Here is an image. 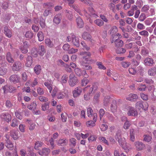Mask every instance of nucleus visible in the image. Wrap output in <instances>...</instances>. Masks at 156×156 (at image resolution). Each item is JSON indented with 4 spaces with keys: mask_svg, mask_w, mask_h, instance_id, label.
Returning a JSON list of instances; mask_svg holds the SVG:
<instances>
[{
    "mask_svg": "<svg viewBox=\"0 0 156 156\" xmlns=\"http://www.w3.org/2000/svg\"><path fill=\"white\" fill-rule=\"evenodd\" d=\"M96 64L98 66V68L101 69L105 70L106 68L104 65H103L101 62H97Z\"/></svg>",
    "mask_w": 156,
    "mask_h": 156,
    "instance_id": "79ce46f5",
    "label": "nucleus"
},
{
    "mask_svg": "<svg viewBox=\"0 0 156 156\" xmlns=\"http://www.w3.org/2000/svg\"><path fill=\"white\" fill-rule=\"evenodd\" d=\"M118 31V28L115 26L112 27L109 30V33L112 38L120 39L122 37L120 34L116 33Z\"/></svg>",
    "mask_w": 156,
    "mask_h": 156,
    "instance_id": "f257e3e1",
    "label": "nucleus"
},
{
    "mask_svg": "<svg viewBox=\"0 0 156 156\" xmlns=\"http://www.w3.org/2000/svg\"><path fill=\"white\" fill-rule=\"evenodd\" d=\"M43 144V143L41 142L38 141L35 143L34 148L35 150H38L39 148L41 147Z\"/></svg>",
    "mask_w": 156,
    "mask_h": 156,
    "instance_id": "f704fd0d",
    "label": "nucleus"
},
{
    "mask_svg": "<svg viewBox=\"0 0 156 156\" xmlns=\"http://www.w3.org/2000/svg\"><path fill=\"white\" fill-rule=\"evenodd\" d=\"M121 64L123 67L126 68L130 66V63L129 62L125 61L122 62Z\"/></svg>",
    "mask_w": 156,
    "mask_h": 156,
    "instance_id": "864d4df0",
    "label": "nucleus"
},
{
    "mask_svg": "<svg viewBox=\"0 0 156 156\" xmlns=\"http://www.w3.org/2000/svg\"><path fill=\"white\" fill-rule=\"evenodd\" d=\"M82 37L83 39H90L91 38V36L87 32H84L83 33Z\"/></svg>",
    "mask_w": 156,
    "mask_h": 156,
    "instance_id": "a19ab883",
    "label": "nucleus"
},
{
    "mask_svg": "<svg viewBox=\"0 0 156 156\" xmlns=\"http://www.w3.org/2000/svg\"><path fill=\"white\" fill-rule=\"evenodd\" d=\"M118 142L119 145L125 150H129V147L126 145L125 139L120 138L118 140Z\"/></svg>",
    "mask_w": 156,
    "mask_h": 156,
    "instance_id": "423d86ee",
    "label": "nucleus"
},
{
    "mask_svg": "<svg viewBox=\"0 0 156 156\" xmlns=\"http://www.w3.org/2000/svg\"><path fill=\"white\" fill-rule=\"evenodd\" d=\"M45 43L48 46L50 47H52L54 46V43L51 40H45Z\"/></svg>",
    "mask_w": 156,
    "mask_h": 156,
    "instance_id": "49530a36",
    "label": "nucleus"
},
{
    "mask_svg": "<svg viewBox=\"0 0 156 156\" xmlns=\"http://www.w3.org/2000/svg\"><path fill=\"white\" fill-rule=\"evenodd\" d=\"M110 97L109 96H106L104 100V105L105 106H107L110 101Z\"/></svg>",
    "mask_w": 156,
    "mask_h": 156,
    "instance_id": "58836bf2",
    "label": "nucleus"
},
{
    "mask_svg": "<svg viewBox=\"0 0 156 156\" xmlns=\"http://www.w3.org/2000/svg\"><path fill=\"white\" fill-rule=\"evenodd\" d=\"M57 65L60 66H67V64L64 63L61 59H59L57 61Z\"/></svg>",
    "mask_w": 156,
    "mask_h": 156,
    "instance_id": "ea45409f",
    "label": "nucleus"
},
{
    "mask_svg": "<svg viewBox=\"0 0 156 156\" xmlns=\"http://www.w3.org/2000/svg\"><path fill=\"white\" fill-rule=\"evenodd\" d=\"M137 28L138 30H142L144 29L145 27L143 24L139 23L137 24Z\"/></svg>",
    "mask_w": 156,
    "mask_h": 156,
    "instance_id": "680f3d73",
    "label": "nucleus"
},
{
    "mask_svg": "<svg viewBox=\"0 0 156 156\" xmlns=\"http://www.w3.org/2000/svg\"><path fill=\"white\" fill-rule=\"evenodd\" d=\"M40 101L41 102H46L48 100V98L43 96H40L38 97Z\"/></svg>",
    "mask_w": 156,
    "mask_h": 156,
    "instance_id": "603ef678",
    "label": "nucleus"
},
{
    "mask_svg": "<svg viewBox=\"0 0 156 156\" xmlns=\"http://www.w3.org/2000/svg\"><path fill=\"white\" fill-rule=\"evenodd\" d=\"M10 135L14 140H16L19 137L18 132L14 130H12L10 131Z\"/></svg>",
    "mask_w": 156,
    "mask_h": 156,
    "instance_id": "a211bd4d",
    "label": "nucleus"
},
{
    "mask_svg": "<svg viewBox=\"0 0 156 156\" xmlns=\"http://www.w3.org/2000/svg\"><path fill=\"white\" fill-rule=\"evenodd\" d=\"M138 98V96L137 94H130L128 96L126 97V99L131 101H135Z\"/></svg>",
    "mask_w": 156,
    "mask_h": 156,
    "instance_id": "9b49d317",
    "label": "nucleus"
},
{
    "mask_svg": "<svg viewBox=\"0 0 156 156\" xmlns=\"http://www.w3.org/2000/svg\"><path fill=\"white\" fill-rule=\"evenodd\" d=\"M77 79L76 77L73 79H71L70 80H69V84L70 86L72 87H74L77 84Z\"/></svg>",
    "mask_w": 156,
    "mask_h": 156,
    "instance_id": "4be33fe9",
    "label": "nucleus"
},
{
    "mask_svg": "<svg viewBox=\"0 0 156 156\" xmlns=\"http://www.w3.org/2000/svg\"><path fill=\"white\" fill-rule=\"evenodd\" d=\"M35 73L37 75L39 74L41 72V66L40 65H36L34 68Z\"/></svg>",
    "mask_w": 156,
    "mask_h": 156,
    "instance_id": "72a5a7b5",
    "label": "nucleus"
},
{
    "mask_svg": "<svg viewBox=\"0 0 156 156\" xmlns=\"http://www.w3.org/2000/svg\"><path fill=\"white\" fill-rule=\"evenodd\" d=\"M5 141V146L7 148H12L13 147V144L10 140H6Z\"/></svg>",
    "mask_w": 156,
    "mask_h": 156,
    "instance_id": "e433bc0d",
    "label": "nucleus"
},
{
    "mask_svg": "<svg viewBox=\"0 0 156 156\" xmlns=\"http://www.w3.org/2000/svg\"><path fill=\"white\" fill-rule=\"evenodd\" d=\"M134 133L133 129H131L130 130V140L133 142L135 140Z\"/></svg>",
    "mask_w": 156,
    "mask_h": 156,
    "instance_id": "c03bdc74",
    "label": "nucleus"
},
{
    "mask_svg": "<svg viewBox=\"0 0 156 156\" xmlns=\"http://www.w3.org/2000/svg\"><path fill=\"white\" fill-rule=\"evenodd\" d=\"M6 59L9 62L13 63L14 62V60L12 58V55L10 52H8L7 53L6 55Z\"/></svg>",
    "mask_w": 156,
    "mask_h": 156,
    "instance_id": "412c9836",
    "label": "nucleus"
},
{
    "mask_svg": "<svg viewBox=\"0 0 156 156\" xmlns=\"http://www.w3.org/2000/svg\"><path fill=\"white\" fill-rule=\"evenodd\" d=\"M27 122L30 125L28 126L29 129L30 131L33 130L35 128L36 124L28 119L27 120Z\"/></svg>",
    "mask_w": 156,
    "mask_h": 156,
    "instance_id": "2f4dec72",
    "label": "nucleus"
},
{
    "mask_svg": "<svg viewBox=\"0 0 156 156\" xmlns=\"http://www.w3.org/2000/svg\"><path fill=\"white\" fill-rule=\"evenodd\" d=\"M135 145L137 149L138 150H141L145 148V145L141 142L139 141L135 143Z\"/></svg>",
    "mask_w": 156,
    "mask_h": 156,
    "instance_id": "2eb2a0df",
    "label": "nucleus"
},
{
    "mask_svg": "<svg viewBox=\"0 0 156 156\" xmlns=\"http://www.w3.org/2000/svg\"><path fill=\"white\" fill-rule=\"evenodd\" d=\"M127 114L129 116H135L137 115V112L134 108L129 106L128 108Z\"/></svg>",
    "mask_w": 156,
    "mask_h": 156,
    "instance_id": "39448f33",
    "label": "nucleus"
},
{
    "mask_svg": "<svg viewBox=\"0 0 156 156\" xmlns=\"http://www.w3.org/2000/svg\"><path fill=\"white\" fill-rule=\"evenodd\" d=\"M0 116L2 119L8 122L10 121L11 119V115L8 113H1Z\"/></svg>",
    "mask_w": 156,
    "mask_h": 156,
    "instance_id": "6e6552de",
    "label": "nucleus"
},
{
    "mask_svg": "<svg viewBox=\"0 0 156 156\" xmlns=\"http://www.w3.org/2000/svg\"><path fill=\"white\" fill-rule=\"evenodd\" d=\"M50 151V149L48 148H44L38 152V154L41 156H48Z\"/></svg>",
    "mask_w": 156,
    "mask_h": 156,
    "instance_id": "9d476101",
    "label": "nucleus"
},
{
    "mask_svg": "<svg viewBox=\"0 0 156 156\" xmlns=\"http://www.w3.org/2000/svg\"><path fill=\"white\" fill-rule=\"evenodd\" d=\"M37 48H33L31 50V53L33 56L36 57L37 56Z\"/></svg>",
    "mask_w": 156,
    "mask_h": 156,
    "instance_id": "37998d69",
    "label": "nucleus"
},
{
    "mask_svg": "<svg viewBox=\"0 0 156 156\" xmlns=\"http://www.w3.org/2000/svg\"><path fill=\"white\" fill-rule=\"evenodd\" d=\"M148 74L150 76H154L156 74V66L148 70Z\"/></svg>",
    "mask_w": 156,
    "mask_h": 156,
    "instance_id": "aec40b11",
    "label": "nucleus"
},
{
    "mask_svg": "<svg viewBox=\"0 0 156 156\" xmlns=\"http://www.w3.org/2000/svg\"><path fill=\"white\" fill-rule=\"evenodd\" d=\"M4 32L5 35L8 37L10 38L11 37V32L7 26H5L4 28Z\"/></svg>",
    "mask_w": 156,
    "mask_h": 156,
    "instance_id": "cd10ccee",
    "label": "nucleus"
},
{
    "mask_svg": "<svg viewBox=\"0 0 156 156\" xmlns=\"http://www.w3.org/2000/svg\"><path fill=\"white\" fill-rule=\"evenodd\" d=\"M81 54L84 55L83 57V59L86 61H88V59L90 58L91 55L90 52L86 51L82 52Z\"/></svg>",
    "mask_w": 156,
    "mask_h": 156,
    "instance_id": "f3484780",
    "label": "nucleus"
},
{
    "mask_svg": "<svg viewBox=\"0 0 156 156\" xmlns=\"http://www.w3.org/2000/svg\"><path fill=\"white\" fill-rule=\"evenodd\" d=\"M60 18L61 16L60 15L58 14L56 15L55 16L53 20L54 23L56 24H58L61 21Z\"/></svg>",
    "mask_w": 156,
    "mask_h": 156,
    "instance_id": "bb28decb",
    "label": "nucleus"
},
{
    "mask_svg": "<svg viewBox=\"0 0 156 156\" xmlns=\"http://www.w3.org/2000/svg\"><path fill=\"white\" fill-rule=\"evenodd\" d=\"M94 23L99 27L102 26L104 23V22L100 19H97L94 21Z\"/></svg>",
    "mask_w": 156,
    "mask_h": 156,
    "instance_id": "4c0bfd02",
    "label": "nucleus"
},
{
    "mask_svg": "<svg viewBox=\"0 0 156 156\" xmlns=\"http://www.w3.org/2000/svg\"><path fill=\"white\" fill-rule=\"evenodd\" d=\"M93 121L90 120L87 122L86 124L87 126L92 127L95 125V122L96 121L97 119V114L96 113H94L93 114Z\"/></svg>",
    "mask_w": 156,
    "mask_h": 156,
    "instance_id": "20e7f679",
    "label": "nucleus"
},
{
    "mask_svg": "<svg viewBox=\"0 0 156 156\" xmlns=\"http://www.w3.org/2000/svg\"><path fill=\"white\" fill-rule=\"evenodd\" d=\"M7 72V69L5 68H0V75L3 76L5 75Z\"/></svg>",
    "mask_w": 156,
    "mask_h": 156,
    "instance_id": "de8ad7c7",
    "label": "nucleus"
},
{
    "mask_svg": "<svg viewBox=\"0 0 156 156\" xmlns=\"http://www.w3.org/2000/svg\"><path fill=\"white\" fill-rule=\"evenodd\" d=\"M114 42L116 47H122L123 44V42L122 40H115Z\"/></svg>",
    "mask_w": 156,
    "mask_h": 156,
    "instance_id": "c756f323",
    "label": "nucleus"
},
{
    "mask_svg": "<svg viewBox=\"0 0 156 156\" xmlns=\"http://www.w3.org/2000/svg\"><path fill=\"white\" fill-rule=\"evenodd\" d=\"M5 105L6 107L8 108L12 107L13 105L10 101L8 100L6 101L5 103Z\"/></svg>",
    "mask_w": 156,
    "mask_h": 156,
    "instance_id": "69168bd1",
    "label": "nucleus"
},
{
    "mask_svg": "<svg viewBox=\"0 0 156 156\" xmlns=\"http://www.w3.org/2000/svg\"><path fill=\"white\" fill-rule=\"evenodd\" d=\"M97 85H96V83H95L93 85L92 87L90 88L88 86H87L85 87V90L89 89V92L88 93L90 94L93 90H94L97 89Z\"/></svg>",
    "mask_w": 156,
    "mask_h": 156,
    "instance_id": "393cba45",
    "label": "nucleus"
},
{
    "mask_svg": "<svg viewBox=\"0 0 156 156\" xmlns=\"http://www.w3.org/2000/svg\"><path fill=\"white\" fill-rule=\"evenodd\" d=\"M20 77L16 74L12 75L9 77V80L11 82L16 84L20 82Z\"/></svg>",
    "mask_w": 156,
    "mask_h": 156,
    "instance_id": "7ed1b4c3",
    "label": "nucleus"
},
{
    "mask_svg": "<svg viewBox=\"0 0 156 156\" xmlns=\"http://www.w3.org/2000/svg\"><path fill=\"white\" fill-rule=\"evenodd\" d=\"M144 140L147 142H149L152 140L151 134L150 135L148 134L144 135Z\"/></svg>",
    "mask_w": 156,
    "mask_h": 156,
    "instance_id": "473e14b6",
    "label": "nucleus"
},
{
    "mask_svg": "<svg viewBox=\"0 0 156 156\" xmlns=\"http://www.w3.org/2000/svg\"><path fill=\"white\" fill-rule=\"evenodd\" d=\"M22 68V64L20 62L17 61L15 62L12 66V70L14 71H19Z\"/></svg>",
    "mask_w": 156,
    "mask_h": 156,
    "instance_id": "0eeeda50",
    "label": "nucleus"
},
{
    "mask_svg": "<svg viewBox=\"0 0 156 156\" xmlns=\"http://www.w3.org/2000/svg\"><path fill=\"white\" fill-rule=\"evenodd\" d=\"M32 57L30 56H28L26 59V66L27 67H30L32 64Z\"/></svg>",
    "mask_w": 156,
    "mask_h": 156,
    "instance_id": "5701e85b",
    "label": "nucleus"
},
{
    "mask_svg": "<svg viewBox=\"0 0 156 156\" xmlns=\"http://www.w3.org/2000/svg\"><path fill=\"white\" fill-rule=\"evenodd\" d=\"M44 47L43 45H40L38 48V54L41 56H43L45 53Z\"/></svg>",
    "mask_w": 156,
    "mask_h": 156,
    "instance_id": "b1692460",
    "label": "nucleus"
},
{
    "mask_svg": "<svg viewBox=\"0 0 156 156\" xmlns=\"http://www.w3.org/2000/svg\"><path fill=\"white\" fill-rule=\"evenodd\" d=\"M81 65L82 66V68L84 70H90L92 69L91 66L89 65L87 63L82 62H81Z\"/></svg>",
    "mask_w": 156,
    "mask_h": 156,
    "instance_id": "dca6fc26",
    "label": "nucleus"
},
{
    "mask_svg": "<svg viewBox=\"0 0 156 156\" xmlns=\"http://www.w3.org/2000/svg\"><path fill=\"white\" fill-rule=\"evenodd\" d=\"M37 104L35 102H33L29 104L27 106V108L30 110H35L36 109Z\"/></svg>",
    "mask_w": 156,
    "mask_h": 156,
    "instance_id": "7c9ffc66",
    "label": "nucleus"
},
{
    "mask_svg": "<svg viewBox=\"0 0 156 156\" xmlns=\"http://www.w3.org/2000/svg\"><path fill=\"white\" fill-rule=\"evenodd\" d=\"M135 43L134 42L133 43H130L128 44H126L125 45L126 47L128 49H130L133 47L134 46H135Z\"/></svg>",
    "mask_w": 156,
    "mask_h": 156,
    "instance_id": "0e129e2a",
    "label": "nucleus"
},
{
    "mask_svg": "<svg viewBox=\"0 0 156 156\" xmlns=\"http://www.w3.org/2000/svg\"><path fill=\"white\" fill-rule=\"evenodd\" d=\"M100 96V93H97L94 95V101L95 103L98 102Z\"/></svg>",
    "mask_w": 156,
    "mask_h": 156,
    "instance_id": "bf43d9fd",
    "label": "nucleus"
},
{
    "mask_svg": "<svg viewBox=\"0 0 156 156\" xmlns=\"http://www.w3.org/2000/svg\"><path fill=\"white\" fill-rule=\"evenodd\" d=\"M139 34L141 35L144 36V37H147L148 36L149 34L147 31L145 30H143L140 32Z\"/></svg>",
    "mask_w": 156,
    "mask_h": 156,
    "instance_id": "6e6d98bb",
    "label": "nucleus"
},
{
    "mask_svg": "<svg viewBox=\"0 0 156 156\" xmlns=\"http://www.w3.org/2000/svg\"><path fill=\"white\" fill-rule=\"evenodd\" d=\"M50 102H46L43 104L41 106V109L43 111H45L49 108Z\"/></svg>",
    "mask_w": 156,
    "mask_h": 156,
    "instance_id": "c9c22d12",
    "label": "nucleus"
},
{
    "mask_svg": "<svg viewBox=\"0 0 156 156\" xmlns=\"http://www.w3.org/2000/svg\"><path fill=\"white\" fill-rule=\"evenodd\" d=\"M144 64L146 66H151L154 63V61L151 58H146L144 60Z\"/></svg>",
    "mask_w": 156,
    "mask_h": 156,
    "instance_id": "ddd939ff",
    "label": "nucleus"
},
{
    "mask_svg": "<svg viewBox=\"0 0 156 156\" xmlns=\"http://www.w3.org/2000/svg\"><path fill=\"white\" fill-rule=\"evenodd\" d=\"M140 96L141 98L144 101H147L148 99V95L143 93H140Z\"/></svg>",
    "mask_w": 156,
    "mask_h": 156,
    "instance_id": "4d7b16f0",
    "label": "nucleus"
},
{
    "mask_svg": "<svg viewBox=\"0 0 156 156\" xmlns=\"http://www.w3.org/2000/svg\"><path fill=\"white\" fill-rule=\"evenodd\" d=\"M117 108L116 101L115 100H113L111 105V109L112 112H114L116 111Z\"/></svg>",
    "mask_w": 156,
    "mask_h": 156,
    "instance_id": "6ab92c4d",
    "label": "nucleus"
},
{
    "mask_svg": "<svg viewBox=\"0 0 156 156\" xmlns=\"http://www.w3.org/2000/svg\"><path fill=\"white\" fill-rule=\"evenodd\" d=\"M68 140L66 139H61L57 142V145L59 146H64L67 145Z\"/></svg>",
    "mask_w": 156,
    "mask_h": 156,
    "instance_id": "4468645a",
    "label": "nucleus"
},
{
    "mask_svg": "<svg viewBox=\"0 0 156 156\" xmlns=\"http://www.w3.org/2000/svg\"><path fill=\"white\" fill-rule=\"evenodd\" d=\"M68 76L66 74H64L61 78L60 82L63 85V84L66 83L68 80Z\"/></svg>",
    "mask_w": 156,
    "mask_h": 156,
    "instance_id": "c85d7f7f",
    "label": "nucleus"
},
{
    "mask_svg": "<svg viewBox=\"0 0 156 156\" xmlns=\"http://www.w3.org/2000/svg\"><path fill=\"white\" fill-rule=\"evenodd\" d=\"M93 111L91 108H88L87 109V113L88 117H93V114L92 113Z\"/></svg>",
    "mask_w": 156,
    "mask_h": 156,
    "instance_id": "a18cd8bd",
    "label": "nucleus"
},
{
    "mask_svg": "<svg viewBox=\"0 0 156 156\" xmlns=\"http://www.w3.org/2000/svg\"><path fill=\"white\" fill-rule=\"evenodd\" d=\"M135 107L139 110L142 109L145 111H146L147 110L148 105L147 102H144L142 101H137L135 105Z\"/></svg>",
    "mask_w": 156,
    "mask_h": 156,
    "instance_id": "f03ea898",
    "label": "nucleus"
},
{
    "mask_svg": "<svg viewBox=\"0 0 156 156\" xmlns=\"http://www.w3.org/2000/svg\"><path fill=\"white\" fill-rule=\"evenodd\" d=\"M77 76H81L82 74L81 70L78 68H76L74 70Z\"/></svg>",
    "mask_w": 156,
    "mask_h": 156,
    "instance_id": "09e8293b",
    "label": "nucleus"
},
{
    "mask_svg": "<svg viewBox=\"0 0 156 156\" xmlns=\"http://www.w3.org/2000/svg\"><path fill=\"white\" fill-rule=\"evenodd\" d=\"M25 36L27 38H31L33 37V34L30 31H28L26 33Z\"/></svg>",
    "mask_w": 156,
    "mask_h": 156,
    "instance_id": "338daca9",
    "label": "nucleus"
},
{
    "mask_svg": "<svg viewBox=\"0 0 156 156\" xmlns=\"http://www.w3.org/2000/svg\"><path fill=\"white\" fill-rule=\"evenodd\" d=\"M99 140L101 141L104 143V144L108 145L109 144L107 140L106 139L105 137L103 136H100L99 138Z\"/></svg>",
    "mask_w": 156,
    "mask_h": 156,
    "instance_id": "3c124183",
    "label": "nucleus"
},
{
    "mask_svg": "<svg viewBox=\"0 0 156 156\" xmlns=\"http://www.w3.org/2000/svg\"><path fill=\"white\" fill-rule=\"evenodd\" d=\"M126 49L123 48H120L118 49L116 51V52L118 54H121L126 52Z\"/></svg>",
    "mask_w": 156,
    "mask_h": 156,
    "instance_id": "5fc2aeb1",
    "label": "nucleus"
},
{
    "mask_svg": "<svg viewBox=\"0 0 156 156\" xmlns=\"http://www.w3.org/2000/svg\"><path fill=\"white\" fill-rule=\"evenodd\" d=\"M44 84L45 86L49 90L50 93H51L52 89L51 84L49 83L48 82H44Z\"/></svg>",
    "mask_w": 156,
    "mask_h": 156,
    "instance_id": "8fccbe9b",
    "label": "nucleus"
},
{
    "mask_svg": "<svg viewBox=\"0 0 156 156\" xmlns=\"http://www.w3.org/2000/svg\"><path fill=\"white\" fill-rule=\"evenodd\" d=\"M82 89L81 87L79 86L76 88L73 91V96L74 98H76L79 96L82 92Z\"/></svg>",
    "mask_w": 156,
    "mask_h": 156,
    "instance_id": "1a4fd4ad",
    "label": "nucleus"
},
{
    "mask_svg": "<svg viewBox=\"0 0 156 156\" xmlns=\"http://www.w3.org/2000/svg\"><path fill=\"white\" fill-rule=\"evenodd\" d=\"M141 54L142 55H146L148 54V51L144 48L142 47L141 51Z\"/></svg>",
    "mask_w": 156,
    "mask_h": 156,
    "instance_id": "e2e57ef3",
    "label": "nucleus"
},
{
    "mask_svg": "<svg viewBox=\"0 0 156 156\" xmlns=\"http://www.w3.org/2000/svg\"><path fill=\"white\" fill-rule=\"evenodd\" d=\"M122 120L123 121V120L125 121V122L124 124V128L125 129H128L131 124V122L130 121H128L127 118L125 117H123L121 118Z\"/></svg>",
    "mask_w": 156,
    "mask_h": 156,
    "instance_id": "f8f14e48",
    "label": "nucleus"
},
{
    "mask_svg": "<svg viewBox=\"0 0 156 156\" xmlns=\"http://www.w3.org/2000/svg\"><path fill=\"white\" fill-rule=\"evenodd\" d=\"M129 73L132 75H135L136 73V71L133 68H129Z\"/></svg>",
    "mask_w": 156,
    "mask_h": 156,
    "instance_id": "774afa93",
    "label": "nucleus"
},
{
    "mask_svg": "<svg viewBox=\"0 0 156 156\" xmlns=\"http://www.w3.org/2000/svg\"><path fill=\"white\" fill-rule=\"evenodd\" d=\"M77 26L80 28H82L83 26V23L82 19L80 17H78L76 19Z\"/></svg>",
    "mask_w": 156,
    "mask_h": 156,
    "instance_id": "a878e982",
    "label": "nucleus"
},
{
    "mask_svg": "<svg viewBox=\"0 0 156 156\" xmlns=\"http://www.w3.org/2000/svg\"><path fill=\"white\" fill-rule=\"evenodd\" d=\"M121 131L120 130H119L117 131L116 133V135L115 136V139L118 140L120 139L121 136Z\"/></svg>",
    "mask_w": 156,
    "mask_h": 156,
    "instance_id": "13d9d810",
    "label": "nucleus"
},
{
    "mask_svg": "<svg viewBox=\"0 0 156 156\" xmlns=\"http://www.w3.org/2000/svg\"><path fill=\"white\" fill-rule=\"evenodd\" d=\"M45 20L42 18L40 19V24L42 28H44L45 26Z\"/></svg>",
    "mask_w": 156,
    "mask_h": 156,
    "instance_id": "052dcab7",
    "label": "nucleus"
}]
</instances>
